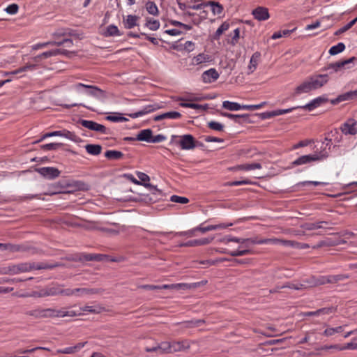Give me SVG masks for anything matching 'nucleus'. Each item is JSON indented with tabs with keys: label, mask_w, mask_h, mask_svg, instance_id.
Instances as JSON below:
<instances>
[{
	"label": "nucleus",
	"mask_w": 357,
	"mask_h": 357,
	"mask_svg": "<svg viewBox=\"0 0 357 357\" xmlns=\"http://www.w3.org/2000/svg\"><path fill=\"white\" fill-rule=\"evenodd\" d=\"M261 165L260 163H252V164H242L238 165L234 167L236 170H243V171H250L256 169H261Z\"/></svg>",
	"instance_id": "nucleus-29"
},
{
	"label": "nucleus",
	"mask_w": 357,
	"mask_h": 357,
	"mask_svg": "<svg viewBox=\"0 0 357 357\" xmlns=\"http://www.w3.org/2000/svg\"><path fill=\"white\" fill-rule=\"evenodd\" d=\"M146 11L153 16H158L159 15V10L157 5L155 2L148 1L145 4Z\"/></svg>",
	"instance_id": "nucleus-33"
},
{
	"label": "nucleus",
	"mask_w": 357,
	"mask_h": 357,
	"mask_svg": "<svg viewBox=\"0 0 357 357\" xmlns=\"http://www.w3.org/2000/svg\"><path fill=\"white\" fill-rule=\"evenodd\" d=\"M139 19V17L134 15H128L126 17V19H123V23L124 24V27L127 29H130L135 26L137 24V21Z\"/></svg>",
	"instance_id": "nucleus-25"
},
{
	"label": "nucleus",
	"mask_w": 357,
	"mask_h": 357,
	"mask_svg": "<svg viewBox=\"0 0 357 357\" xmlns=\"http://www.w3.org/2000/svg\"><path fill=\"white\" fill-rule=\"evenodd\" d=\"M25 314L35 319L50 318V308H42L39 307L31 310L26 311Z\"/></svg>",
	"instance_id": "nucleus-10"
},
{
	"label": "nucleus",
	"mask_w": 357,
	"mask_h": 357,
	"mask_svg": "<svg viewBox=\"0 0 357 357\" xmlns=\"http://www.w3.org/2000/svg\"><path fill=\"white\" fill-rule=\"evenodd\" d=\"M78 291H76V289H63V286H60V291L59 295L66 296H70L74 295L75 293H77Z\"/></svg>",
	"instance_id": "nucleus-57"
},
{
	"label": "nucleus",
	"mask_w": 357,
	"mask_h": 357,
	"mask_svg": "<svg viewBox=\"0 0 357 357\" xmlns=\"http://www.w3.org/2000/svg\"><path fill=\"white\" fill-rule=\"evenodd\" d=\"M328 156L327 153H319L314 155H305L298 158L296 160H294L291 165L292 167L303 165L305 164L310 163L314 161H319L323 159L326 158Z\"/></svg>",
	"instance_id": "nucleus-3"
},
{
	"label": "nucleus",
	"mask_w": 357,
	"mask_h": 357,
	"mask_svg": "<svg viewBox=\"0 0 357 357\" xmlns=\"http://www.w3.org/2000/svg\"><path fill=\"white\" fill-rule=\"evenodd\" d=\"M286 243V247H291L298 249H305L310 248L309 245L307 243H301L295 241L287 240Z\"/></svg>",
	"instance_id": "nucleus-42"
},
{
	"label": "nucleus",
	"mask_w": 357,
	"mask_h": 357,
	"mask_svg": "<svg viewBox=\"0 0 357 357\" xmlns=\"http://www.w3.org/2000/svg\"><path fill=\"white\" fill-rule=\"evenodd\" d=\"M63 146V144L61 143H49L46 144L42 145L41 149L45 151H52V150H56L61 146Z\"/></svg>",
	"instance_id": "nucleus-55"
},
{
	"label": "nucleus",
	"mask_w": 357,
	"mask_h": 357,
	"mask_svg": "<svg viewBox=\"0 0 357 357\" xmlns=\"http://www.w3.org/2000/svg\"><path fill=\"white\" fill-rule=\"evenodd\" d=\"M81 314V312H77L74 310H66L64 307L59 310L50 307V318L74 317Z\"/></svg>",
	"instance_id": "nucleus-6"
},
{
	"label": "nucleus",
	"mask_w": 357,
	"mask_h": 357,
	"mask_svg": "<svg viewBox=\"0 0 357 357\" xmlns=\"http://www.w3.org/2000/svg\"><path fill=\"white\" fill-rule=\"evenodd\" d=\"M210 59V56L208 54L204 53L199 54L192 59L193 63L196 65L201 64L202 63L208 62Z\"/></svg>",
	"instance_id": "nucleus-41"
},
{
	"label": "nucleus",
	"mask_w": 357,
	"mask_h": 357,
	"mask_svg": "<svg viewBox=\"0 0 357 357\" xmlns=\"http://www.w3.org/2000/svg\"><path fill=\"white\" fill-rule=\"evenodd\" d=\"M357 349V337L352 339L351 342L342 345V351L343 350H356Z\"/></svg>",
	"instance_id": "nucleus-54"
},
{
	"label": "nucleus",
	"mask_w": 357,
	"mask_h": 357,
	"mask_svg": "<svg viewBox=\"0 0 357 357\" xmlns=\"http://www.w3.org/2000/svg\"><path fill=\"white\" fill-rule=\"evenodd\" d=\"M178 144L183 150H191L197 146V141L192 135L187 134L180 137Z\"/></svg>",
	"instance_id": "nucleus-7"
},
{
	"label": "nucleus",
	"mask_w": 357,
	"mask_h": 357,
	"mask_svg": "<svg viewBox=\"0 0 357 357\" xmlns=\"http://www.w3.org/2000/svg\"><path fill=\"white\" fill-rule=\"evenodd\" d=\"M86 342H79L73 347H69L61 349H58L56 354H71L78 352L81 350Z\"/></svg>",
	"instance_id": "nucleus-19"
},
{
	"label": "nucleus",
	"mask_w": 357,
	"mask_h": 357,
	"mask_svg": "<svg viewBox=\"0 0 357 357\" xmlns=\"http://www.w3.org/2000/svg\"><path fill=\"white\" fill-rule=\"evenodd\" d=\"M222 116L229 118L230 119L234 120L236 123H242L241 121V118H245V116H240V114H233L227 112H221L220 114Z\"/></svg>",
	"instance_id": "nucleus-51"
},
{
	"label": "nucleus",
	"mask_w": 357,
	"mask_h": 357,
	"mask_svg": "<svg viewBox=\"0 0 357 357\" xmlns=\"http://www.w3.org/2000/svg\"><path fill=\"white\" fill-rule=\"evenodd\" d=\"M59 266V264H47L45 262L36 263L33 261L10 264L3 267L0 273L1 274L17 275L22 273L30 272L34 270L53 269Z\"/></svg>",
	"instance_id": "nucleus-2"
},
{
	"label": "nucleus",
	"mask_w": 357,
	"mask_h": 357,
	"mask_svg": "<svg viewBox=\"0 0 357 357\" xmlns=\"http://www.w3.org/2000/svg\"><path fill=\"white\" fill-rule=\"evenodd\" d=\"M180 105L183 107L192 108V109H199V110H200V109L202 108V105H199V104L192 103V102H181V103H180Z\"/></svg>",
	"instance_id": "nucleus-62"
},
{
	"label": "nucleus",
	"mask_w": 357,
	"mask_h": 357,
	"mask_svg": "<svg viewBox=\"0 0 357 357\" xmlns=\"http://www.w3.org/2000/svg\"><path fill=\"white\" fill-rule=\"evenodd\" d=\"M36 69V64L26 63L25 66L20 67V68H17V70H15L13 71L3 72V74L4 76L15 75H17L19 73L26 72L28 70H34Z\"/></svg>",
	"instance_id": "nucleus-20"
},
{
	"label": "nucleus",
	"mask_w": 357,
	"mask_h": 357,
	"mask_svg": "<svg viewBox=\"0 0 357 357\" xmlns=\"http://www.w3.org/2000/svg\"><path fill=\"white\" fill-rule=\"evenodd\" d=\"M170 200L172 202L180 203V204H187L189 202V199L185 197H181L178 195H172L170 197Z\"/></svg>",
	"instance_id": "nucleus-58"
},
{
	"label": "nucleus",
	"mask_w": 357,
	"mask_h": 357,
	"mask_svg": "<svg viewBox=\"0 0 357 357\" xmlns=\"http://www.w3.org/2000/svg\"><path fill=\"white\" fill-rule=\"evenodd\" d=\"M78 123L90 130L96 131L101 134H109V130L103 125L90 120L80 119Z\"/></svg>",
	"instance_id": "nucleus-5"
},
{
	"label": "nucleus",
	"mask_w": 357,
	"mask_h": 357,
	"mask_svg": "<svg viewBox=\"0 0 357 357\" xmlns=\"http://www.w3.org/2000/svg\"><path fill=\"white\" fill-rule=\"evenodd\" d=\"M208 127L211 130L216 131H223L224 126L219 122L210 121L208 123Z\"/></svg>",
	"instance_id": "nucleus-56"
},
{
	"label": "nucleus",
	"mask_w": 357,
	"mask_h": 357,
	"mask_svg": "<svg viewBox=\"0 0 357 357\" xmlns=\"http://www.w3.org/2000/svg\"><path fill=\"white\" fill-rule=\"evenodd\" d=\"M328 100V98L323 96H319L313 99L305 105L301 107V108L307 109L308 111H312L314 109L319 107L321 104L327 102Z\"/></svg>",
	"instance_id": "nucleus-17"
},
{
	"label": "nucleus",
	"mask_w": 357,
	"mask_h": 357,
	"mask_svg": "<svg viewBox=\"0 0 357 357\" xmlns=\"http://www.w3.org/2000/svg\"><path fill=\"white\" fill-rule=\"evenodd\" d=\"M356 126V123L355 121H353L351 123L346 122L342 125L340 128L344 134L354 135L357 133Z\"/></svg>",
	"instance_id": "nucleus-24"
},
{
	"label": "nucleus",
	"mask_w": 357,
	"mask_h": 357,
	"mask_svg": "<svg viewBox=\"0 0 357 357\" xmlns=\"http://www.w3.org/2000/svg\"><path fill=\"white\" fill-rule=\"evenodd\" d=\"M229 28V24L227 22H224L216 30L214 34V39H219L220 36Z\"/></svg>",
	"instance_id": "nucleus-44"
},
{
	"label": "nucleus",
	"mask_w": 357,
	"mask_h": 357,
	"mask_svg": "<svg viewBox=\"0 0 357 357\" xmlns=\"http://www.w3.org/2000/svg\"><path fill=\"white\" fill-rule=\"evenodd\" d=\"M345 49V45L343 43H339L336 45L332 46L329 50V54L331 55H335L342 52Z\"/></svg>",
	"instance_id": "nucleus-45"
},
{
	"label": "nucleus",
	"mask_w": 357,
	"mask_h": 357,
	"mask_svg": "<svg viewBox=\"0 0 357 357\" xmlns=\"http://www.w3.org/2000/svg\"><path fill=\"white\" fill-rule=\"evenodd\" d=\"M36 172L47 179H54L59 176L60 171L53 167H40Z\"/></svg>",
	"instance_id": "nucleus-9"
},
{
	"label": "nucleus",
	"mask_w": 357,
	"mask_h": 357,
	"mask_svg": "<svg viewBox=\"0 0 357 357\" xmlns=\"http://www.w3.org/2000/svg\"><path fill=\"white\" fill-rule=\"evenodd\" d=\"M158 289H187L191 287L190 284L186 283H178L171 284H163L158 286Z\"/></svg>",
	"instance_id": "nucleus-27"
},
{
	"label": "nucleus",
	"mask_w": 357,
	"mask_h": 357,
	"mask_svg": "<svg viewBox=\"0 0 357 357\" xmlns=\"http://www.w3.org/2000/svg\"><path fill=\"white\" fill-rule=\"evenodd\" d=\"M252 15L258 21H265L270 17L268 9L263 6L257 7L252 11Z\"/></svg>",
	"instance_id": "nucleus-11"
},
{
	"label": "nucleus",
	"mask_w": 357,
	"mask_h": 357,
	"mask_svg": "<svg viewBox=\"0 0 357 357\" xmlns=\"http://www.w3.org/2000/svg\"><path fill=\"white\" fill-rule=\"evenodd\" d=\"M326 281L327 284H335L339 281L344 280L345 279H348L349 278V275L344 274H339V275H325Z\"/></svg>",
	"instance_id": "nucleus-28"
},
{
	"label": "nucleus",
	"mask_w": 357,
	"mask_h": 357,
	"mask_svg": "<svg viewBox=\"0 0 357 357\" xmlns=\"http://www.w3.org/2000/svg\"><path fill=\"white\" fill-rule=\"evenodd\" d=\"M85 149L88 153L93 155H99L102 151V146L99 144H87Z\"/></svg>",
	"instance_id": "nucleus-34"
},
{
	"label": "nucleus",
	"mask_w": 357,
	"mask_h": 357,
	"mask_svg": "<svg viewBox=\"0 0 357 357\" xmlns=\"http://www.w3.org/2000/svg\"><path fill=\"white\" fill-rule=\"evenodd\" d=\"M328 184V183H325V182L306 181L299 182L297 184V185L298 186H305L307 185H314L317 186V185H326Z\"/></svg>",
	"instance_id": "nucleus-61"
},
{
	"label": "nucleus",
	"mask_w": 357,
	"mask_h": 357,
	"mask_svg": "<svg viewBox=\"0 0 357 357\" xmlns=\"http://www.w3.org/2000/svg\"><path fill=\"white\" fill-rule=\"evenodd\" d=\"M145 26L151 31H156L160 28V24L158 20L147 17Z\"/></svg>",
	"instance_id": "nucleus-37"
},
{
	"label": "nucleus",
	"mask_w": 357,
	"mask_h": 357,
	"mask_svg": "<svg viewBox=\"0 0 357 357\" xmlns=\"http://www.w3.org/2000/svg\"><path fill=\"white\" fill-rule=\"evenodd\" d=\"M297 108H301V107H291V108H289V109H278L275 111H273L271 113H268V116L270 117V116L284 114L287 113H289V112H292L294 109H297Z\"/></svg>",
	"instance_id": "nucleus-52"
},
{
	"label": "nucleus",
	"mask_w": 357,
	"mask_h": 357,
	"mask_svg": "<svg viewBox=\"0 0 357 357\" xmlns=\"http://www.w3.org/2000/svg\"><path fill=\"white\" fill-rule=\"evenodd\" d=\"M287 240L284 239H280L277 238H260L259 239V244H273V245H282L283 246L286 247V243Z\"/></svg>",
	"instance_id": "nucleus-32"
},
{
	"label": "nucleus",
	"mask_w": 357,
	"mask_h": 357,
	"mask_svg": "<svg viewBox=\"0 0 357 357\" xmlns=\"http://www.w3.org/2000/svg\"><path fill=\"white\" fill-rule=\"evenodd\" d=\"M190 343L188 340L172 342V353L185 351L190 349Z\"/></svg>",
	"instance_id": "nucleus-14"
},
{
	"label": "nucleus",
	"mask_w": 357,
	"mask_h": 357,
	"mask_svg": "<svg viewBox=\"0 0 357 357\" xmlns=\"http://www.w3.org/2000/svg\"><path fill=\"white\" fill-rule=\"evenodd\" d=\"M6 250L10 251V252H15L23 251L24 249L20 245L6 243Z\"/></svg>",
	"instance_id": "nucleus-59"
},
{
	"label": "nucleus",
	"mask_w": 357,
	"mask_h": 357,
	"mask_svg": "<svg viewBox=\"0 0 357 357\" xmlns=\"http://www.w3.org/2000/svg\"><path fill=\"white\" fill-rule=\"evenodd\" d=\"M204 323V321L202 319H196V320H190L186 321L181 323L185 328H192L195 326H199L201 324Z\"/></svg>",
	"instance_id": "nucleus-49"
},
{
	"label": "nucleus",
	"mask_w": 357,
	"mask_h": 357,
	"mask_svg": "<svg viewBox=\"0 0 357 357\" xmlns=\"http://www.w3.org/2000/svg\"><path fill=\"white\" fill-rule=\"evenodd\" d=\"M160 108V107L158 104L149 105L145 106L142 110L132 114H130L128 116L132 119H135L150 112H154Z\"/></svg>",
	"instance_id": "nucleus-16"
},
{
	"label": "nucleus",
	"mask_w": 357,
	"mask_h": 357,
	"mask_svg": "<svg viewBox=\"0 0 357 357\" xmlns=\"http://www.w3.org/2000/svg\"><path fill=\"white\" fill-rule=\"evenodd\" d=\"M121 33H120L118 27L114 24L109 25L107 27L106 31L105 32V36H106V37L121 36Z\"/></svg>",
	"instance_id": "nucleus-39"
},
{
	"label": "nucleus",
	"mask_w": 357,
	"mask_h": 357,
	"mask_svg": "<svg viewBox=\"0 0 357 357\" xmlns=\"http://www.w3.org/2000/svg\"><path fill=\"white\" fill-rule=\"evenodd\" d=\"M61 284H54L47 287L48 294L50 296H55L59 295Z\"/></svg>",
	"instance_id": "nucleus-48"
},
{
	"label": "nucleus",
	"mask_w": 357,
	"mask_h": 357,
	"mask_svg": "<svg viewBox=\"0 0 357 357\" xmlns=\"http://www.w3.org/2000/svg\"><path fill=\"white\" fill-rule=\"evenodd\" d=\"M172 342H163L157 347L146 348L147 352L158 351L159 354H172Z\"/></svg>",
	"instance_id": "nucleus-12"
},
{
	"label": "nucleus",
	"mask_w": 357,
	"mask_h": 357,
	"mask_svg": "<svg viewBox=\"0 0 357 357\" xmlns=\"http://www.w3.org/2000/svg\"><path fill=\"white\" fill-rule=\"evenodd\" d=\"M323 224L324 225H331L329 222L327 221H320L317 222H309L305 223L302 226L303 228H304L306 230H314L320 228H323Z\"/></svg>",
	"instance_id": "nucleus-30"
},
{
	"label": "nucleus",
	"mask_w": 357,
	"mask_h": 357,
	"mask_svg": "<svg viewBox=\"0 0 357 357\" xmlns=\"http://www.w3.org/2000/svg\"><path fill=\"white\" fill-rule=\"evenodd\" d=\"M18 9H19V6L18 5H17L16 3H13V4H10L9 5L6 9L5 10L6 11L7 13L8 14H10V15H14V14H16L18 11Z\"/></svg>",
	"instance_id": "nucleus-63"
},
{
	"label": "nucleus",
	"mask_w": 357,
	"mask_h": 357,
	"mask_svg": "<svg viewBox=\"0 0 357 357\" xmlns=\"http://www.w3.org/2000/svg\"><path fill=\"white\" fill-rule=\"evenodd\" d=\"M105 255L101 254H85L83 255V259L86 261H102Z\"/></svg>",
	"instance_id": "nucleus-43"
},
{
	"label": "nucleus",
	"mask_w": 357,
	"mask_h": 357,
	"mask_svg": "<svg viewBox=\"0 0 357 357\" xmlns=\"http://www.w3.org/2000/svg\"><path fill=\"white\" fill-rule=\"evenodd\" d=\"M242 105L238 104L235 102H230L229 100H225L222 102V107L228 109L229 111H238L241 109Z\"/></svg>",
	"instance_id": "nucleus-36"
},
{
	"label": "nucleus",
	"mask_w": 357,
	"mask_h": 357,
	"mask_svg": "<svg viewBox=\"0 0 357 357\" xmlns=\"http://www.w3.org/2000/svg\"><path fill=\"white\" fill-rule=\"evenodd\" d=\"M153 132L151 129H144L141 130L137 135L136 139L138 141H144L151 142Z\"/></svg>",
	"instance_id": "nucleus-26"
},
{
	"label": "nucleus",
	"mask_w": 357,
	"mask_h": 357,
	"mask_svg": "<svg viewBox=\"0 0 357 357\" xmlns=\"http://www.w3.org/2000/svg\"><path fill=\"white\" fill-rule=\"evenodd\" d=\"M219 73L215 68H210L204 71L202 75V79L204 83H211L219 78Z\"/></svg>",
	"instance_id": "nucleus-13"
},
{
	"label": "nucleus",
	"mask_w": 357,
	"mask_h": 357,
	"mask_svg": "<svg viewBox=\"0 0 357 357\" xmlns=\"http://www.w3.org/2000/svg\"><path fill=\"white\" fill-rule=\"evenodd\" d=\"M60 132L61 135H59V137H63L75 142H77L79 140V137L73 132H70L67 130H60Z\"/></svg>",
	"instance_id": "nucleus-38"
},
{
	"label": "nucleus",
	"mask_w": 357,
	"mask_h": 357,
	"mask_svg": "<svg viewBox=\"0 0 357 357\" xmlns=\"http://www.w3.org/2000/svg\"><path fill=\"white\" fill-rule=\"evenodd\" d=\"M52 54H53V56H57V55H59V54H62V55L66 56L67 57L70 58L71 56L75 55V52L68 51V50H65V49L52 50Z\"/></svg>",
	"instance_id": "nucleus-46"
},
{
	"label": "nucleus",
	"mask_w": 357,
	"mask_h": 357,
	"mask_svg": "<svg viewBox=\"0 0 357 357\" xmlns=\"http://www.w3.org/2000/svg\"><path fill=\"white\" fill-rule=\"evenodd\" d=\"M249 253H250V250L248 249L243 250H234L229 252V254L232 257L243 256Z\"/></svg>",
	"instance_id": "nucleus-64"
},
{
	"label": "nucleus",
	"mask_w": 357,
	"mask_h": 357,
	"mask_svg": "<svg viewBox=\"0 0 357 357\" xmlns=\"http://www.w3.org/2000/svg\"><path fill=\"white\" fill-rule=\"evenodd\" d=\"M356 57L353 56L348 59L340 60L334 63H331L321 68V71H330L328 73L324 74H314L305 79L300 85L296 89L294 95L298 96L302 93H307L312 91L317 90L321 88L326 84L329 81V74L333 72L337 73L342 69L349 68L348 66L350 63L356 61Z\"/></svg>",
	"instance_id": "nucleus-1"
},
{
	"label": "nucleus",
	"mask_w": 357,
	"mask_h": 357,
	"mask_svg": "<svg viewBox=\"0 0 357 357\" xmlns=\"http://www.w3.org/2000/svg\"><path fill=\"white\" fill-rule=\"evenodd\" d=\"M213 240V238H202L200 239H195L188 241L186 243H183L180 244V247H195V246H199V245H204L209 244Z\"/></svg>",
	"instance_id": "nucleus-15"
},
{
	"label": "nucleus",
	"mask_w": 357,
	"mask_h": 357,
	"mask_svg": "<svg viewBox=\"0 0 357 357\" xmlns=\"http://www.w3.org/2000/svg\"><path fill=\"white\" fill-rule=\"evenodd\" d=\"M310 280V287L319 286V285H323V284H327L326 281L325 275L320 276L317 279H314V278H312Z\"/></svg>",
	"instance_id": "nucleus-53"
},
{
	"label": "nucleus",
	"mask_w": 357,
	"mask_h": 357,
	"mask_svg": "<svg viewBox=\"0 0 357 357\" xmlns=\"http://www.w3.org/2000/svg\"><path fill=\"white\" fill-rule=\"evenodd\" d=\"M79 87H84L86 89H89V95L94 96L101 100H103L107 98L106 93L104 91H102V89H100L96 86H91V85H86V84H84L82 83H78L75 85L76 89H79Z\"/></svg>",
	"instance_id": "nucleus-8"
},
{
	"label": "nucleus",
	"mask_w": 357,
	"mask_h": 357,
	"mask_svg": "<svg viewBox=\"0 0 357 357\" xmlns=\"http://www.w3.org/2000/svg\"><path fill=\"white\" fill-rule=\"evenodd\" d=\"M76 291L86 294H96L103 292L102 289L77 288Z\"/></svg>",
	"instance_id": "nucleus-50"
},
{
	"label": "nucleus",
	"mask_w": 357,
	"mask_h": 357,
	"mask_svg": "<svg viewBox=\"0 0 357 357\" xmlns=\"http://www.w3.org/2000/svg\"><path fill=\"white\" fill-rule=\"evenodd\" d=\"M200 4L204 5L203 8L208 6H211V11L214 15H220L223 12V6L218 2H215L213 1L204 2L201 0Z\"/></svg>",
	"instance_id": "nucleus-18"
},
{
	"label": "nucleus",
	"mask_w": 357,
	"mask_h": 357,
	"mask_svg": "<svg viewBox=\"0 0 357 357\" xmlns=\"http://www.w3.org/2000/svg\"><path fill=\"white\" fill-rule=\"evenodd\" d=\"M181 117V114L178 112L171 111L162 114L156 115L153 117L155 121H159L165 119H177Z\"/></svg>",
	"instance_id": "nucleus-21"
},
{
	"label": "nucleus",
	"mask_w": 357,
	"mask_h": 357,
	"mask_svg": "<svg viewBox=\"0 0 357 357\" xmlns=\"http://www.w3.org/2000/svg\"><path fill=\"white\" fill-rule=\"evenodd\" d=\"M260 56L261 54L259 52H256L252 55L248 66V75L252 74L256 70Z\"/></svg>",
	"instance_id": "nucleus-22"
},
{
	"label": "nucleus",
	"mask_w": 357,
	"mask_h": 357,
	"mask_svg": "<svg viewBox=\"0 0 357 357\" xmlns=\"http://www.w3.org/2000/svg\"><path fill=\"white\" fill-rule=\"evenodd\" d=\"M105 156L109 160H119L123 158V153L116 150H108L105 152Z\"/></svg>",
	"instance_id": "nucleus-35"
},
{
	"label": "nucleus",
	"mask_w": 357,
	"mask_h": 357,
	"mask_svg": "<svg viewBox=\"0 0 357 357\" xmlns=\"http://www.w3.org/2000/svg\"><path fill=\"white\" fill-rule=\"evenodd\" d=\"M357 22V17L335 31V35H340L350 29Z\"/></svg>",
	"instance_id": "nucleus-47"
},
{
	"label": "nucleus",
	"mask_w": 357,
	"mask_h": 357,
	"mask_svg": "<svg viewBox=\"0 0 357 357\" xmlns=\"http://www.w3.org/2000/svg\"><path fill=\"white\" fill-rule=\"evenodd\" d=\"M32 296L38 298H43L50 296L48 294V291L47 290V287L40 289L37 291H33Z\"/></svg>",
	"instance_id": "nucleus-60"
},
{
	"label": "nucleus",
	"mask_w": 357,
	"mask_h": 357,
	"mask_svg": "<svg viewBox=\"0 0 357 357\" xmlns=\"http://www.w3.org/2000/svg\"><path fill=\"white\" fill-rule=\"evenodd\" d=\"M201 1V0H188L186 3H182L181 1L178 2V6L180 10H185L186 8H190L193 10H200L203 8L202 4H197V5H191V3L192 2H198Z\"/></svg>",
	"instance_id": "nucleus-23"
},
{
	"label": "nucleus",
	"mask_w": 357,
	"mask_h": 357,
	"mask_svg": "<svg viewBox=\"0 0 357 357\" xmlns=\"http://www.w3.org/2000/svg\"><path fill=\"white\" fill-rule=\"evenodd\" d=\"M63 187L61 185L60 182L55 183L49 186V190L47 192H45V195H54L59 193L63 192L62 189Z\"/></svg>",
	"instance_id": "nucleus-31"
},
{
	"label": "nucleus",
	"mask_w": 357,
	"mask_h": 357,
	"mask_svg": "<svg viewBox=\"0 0 357 357\" xmlns=\"http://www.w3.org/2000/svg\"><path fill=\"white\" fill-rule=\"evenodd\" d=\"M124 176L126 177L128 180L132 181L135 184L137 185H142L146 188H148L151 192L152 194L155 196V198H150L151 201L155 202L157 199H160V197L162 196V191L156 188V186H154L151 185V183H142L139 180L136 179L133 175L130 174H124Z\"/></svg>",
	"instance_id": "nucleus-4"
},
{
	"label": "nucleus",
	"mask_w": 357,
	"mask_h": 357,
	"mask_svg": "<svg viewBox=\"0 0 357 357\" xmlns=\"http://www.w3.org/2000/svg\"><path fill=\"white\" fill-rule=\"evenodd\" d=\"M82 312H90L93 314H99L104 310V307L100 306H89L86 305L80 308Z\"/></svg>",
	"instance_id": "nucleus-40"
}]
</instances>
